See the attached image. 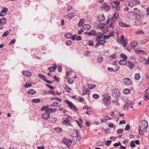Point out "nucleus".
<instances>
[{
	"label": "nucleus",
	"instance_id": "a19ab883",
	"mask_svg": "<svg viewBox=\"0 0 149 149\" xmlns=\"http://www.w3.org/2000/svg\"><path fill=\"white\" fill-rule=\"evenodd\" d=\"M134 141H132L130 142V145L131 148H134L136 146L135 145L134 143Z\"/></svg>",
	"mask_w": 149,
	"mask_h": 149
},
{
	"label": "nucleus",
	"instance_id": "5fc2aeb1",
	"mask_svg": "<svg viewBox=\"0 0 149 149\" xmlns=\"http://www.w3.org/2000/svg\"><path fill=\"white\" fill-rule=\"evenodd\" d=\"M123 131V129H119L117 132V133L118 134H120L122 133Z\"/></svg>",
	"mask_w": 149,
	"mask_h": 149
},
{
	"label": "nucleus",
	"instance_id": "ea45409f",
	"mask_svg": "<svg viewBox=\"0 0 149 149\" xmlns=\"http://www.w3.org/2000/svg\"><path fill=\"white\" fill-rule=\"evenodd\" d=\"M120 56L121 58H124V60H126L127 59V56L125 54H121L120 55Z\"/></svg>",
	"mask_w": 149,
	"mask_h": 149
},
{
	"label": "nucleus",
	"instance_id": "f03ea898",
	"mask_svg": "<svg viewBox=\"0 0 149 149\" xmlns=\"http://www.w3.org/2000/svg\"><path fill=\"white\" fill-rule=\"evenodd\" d=\"M137 14L134 12H131L128 13L127 16V18L130 20L135 19L137 17Z\"/></svg>",
	"mask_w": 149,
	"mask_h": 149
},
{
	"label": "nucleus",
	"instance_id": "a211bd4d",
	"mask_svg": "<svg viewBox=\"0 0 149 149\" xmlns=\"http://www.w3.org/2000/svg\"><path fill=\"white\" fill-rule=\"evenodd\" d=\"M118 63L120 65H125L127 64V61L123 59L119 61Z\"/></svg>",
	"mask_w": 149,
	"mask_h": 149
},
{
	"label": "nucleus",
	"instance_id": "2f4dec72",
	"mask_svg": "<svg viewBox=\"0 0 149 149\" xmlns=\"http://www.w3.org/2000/svg\"><path fill=\"white\" fill-rule=\"evenodd\" d=\"M84 19H81L80 20L78 26H81L84 24Z\"/></svg>",
	"mask_w": 149,
	"mask_h": 149
},
{
	"label": "nucleus",
	"instance_id": "aec40b11",
	"mask_svg": "<svg viewBox=\"0 0 149 149\" xmlns=\"http://www.w3.org/2000/svg\"><path fill=\"white\" fill-rule=\"evenodd\" d=\"M6 23V18L3 17L0 19V24L4 25Z\"/></svg>",
	"mask_w": 149,
	"mask_h": 149
},
{
	"label": "nucleus",
	"instance_id": "4c0bfd02",
	"mask_svg": "<svg viewBox=\"0 0 149 149\" xmlns=\"http://www.w3.org/2000/svg\"><path fill=\"white\" fill-rule=\"evenodd\" d=\"M123 92L125 94H127L130 92V91L127 88H126L123 91Z\"/></svg>",
	"mask_w": 149,
	"mask_h": 149
},
{
	"label": "nucleus",
	"instance_id": "b1692460",
	"mask_svg": "<svg viewBox=\"0 0 149 149\" xmlns=\"http://www.w3.org/2000/svg\"><path fill=\"white\" fill-rule=\"evenodd\" d=\"M127 66L130 69H132L134 66V64L131 62L129 61L128 62Z\"/></svg>",
	"mask_w": 149,
	"mask_h": 149
},
{
	"label": "nucleus",
	"instance_id": "1a4fd4ad",
	"mask_svg": "<svg viewBox=\"0 0 149 149\" xmlns=\"http://www.w3.org/2000/svg\"><path fill=\"white\" fill-rule=\"evenodd\" d=\"M96 36V40L97 42H99L103 38L102 36L103 34L101 33H97Z\"/></svg>",
	"mask_w": 149,
	"mask_h": 149
},
{
	"label": "nucleus",
	"instance_id": "f704fd0d",
	"mask_svg": "<svg viewBox=\"0 0 149 149\" xmlns=\"http://www.w3.org/2000/svg\"><path fill=\"white\" fill-rule=\"evenodd\" d=\"M108 115H106L104 116V118H102L101 119V122H106L107 120H108V119H107Z\"/></svg>",
	"mask_w": 149,
	"mask_h": 149
},
{
	"label": "nucleus",
	"instance_id": "052dcab7",
	"mask_svg": "<svg viewBox=\"0 0 149 149\" xmlns=\"http://www.w3.org/2000/svg\"><path fill=\"white\" fill-rule=\"evenodd\" d=\"M68 82L69 84H71L73 83L74 81L72 79L69 78L68 80Z\"/></svg>",
	"mask_w": 149,
	"mask_h": 149
},
{
	"label": "nucleus",
	"instance_id": "f8f14e48",
	"mask_svg": "<svg viewBox=\"0 0 149 149\" xmlns=\"http://www.w3.org/2000/svg\"><path fill=\"white\" fill-rule=\"evenodd\" d=\"M22 74L23 75L26 76L28 77H31V73L28 71H24L22 72Z\"/></svg>",
	"mask_w": 149,
	"mask_h": 149
},
{
	"label": "nucleus",
	"instance_id": "20e7f679",
	"mask_svg": "<svg viewBox=\"0 0 149 149\" xmlns=\"http://www.w3.org/2000/svg\"><path fill=\"white\" fill-rule=\"evenodd\" d=\"M112 96L114 97H119L120 96V92L117 89H113L112 91Z\"/></svg>",
	"mask_w": 149,
	"mask_h": 149
},
{
	"label": "nucleus",
	"instance_id": "c85d7f7f",
	"mask_svg": "<svg viewBox=\"0 0 149 149\" xmlns=\"http://www.w3.org/2000/svg\"><path fill=\"white\" fill-rule=\"evenodd\" d=\"M140 78V74L139 73H136L134 75V79L136 80H139Z\"/></svg>",
	"mask_w": 149,
	"mask_h": 149
},
{
	"label": "nucleus",
	"instance_id": "f3484780",
	"mask_svg": "<svg viewBox=\"0 0 149 149\" xmlns=\"http://www.w3.org/2000/svg\"><path fill=\"white\" fill-rule=\"evenodd\" d=\"M103 96L104 98L102 99H105L106 100H110V96L108 94L105 93L103 95Z\"/></svg>",
	"mask_w": 149,
	"mask_h": 149
},
{
	"label": "nucleus",
	"instance_id": "0eeeda50",
	"mask_svg": "<svg viewBox=\"0 0 149 149\" xmlns=\"http://www.w3.org/2000/svg\"><path fill=\"white\" fill-rule=\"evenodd\" d=\"M38 75L40 78H42L44 81L47 83H48L51 84L52 83V82L47 80V79L46 78V77L44 76V75H43L42 74H38Z\"/></svg>",
	"mask_w": 149,
	"mask_h": 149
},
{
	"label": "nucleus",
	"instance_id": "2eb2a0df",
	"mask_svg": "<svg viewBox=\"0 0 149 149\" xmlns=\"http://www.w3.org/2000/svg\"><path fill=\"white\" fill-rule=\"evenodd\" d=\"M65 101L68 104L70 108L71 109H72V107L74 104L72 102L68 100H65Z\"/></svg>",
	"mask_w": 149,
	"mask_h": 149
},
{
	"label": "nucleus",
	"instance_id": "603ef678",
	"mask_svg": "<svg viewBox=\"0 0 149 149\" xmlns=\"http://www.w3.org/2000/svg\"><path fill=\"white\" fill-rule=\"evenodd\" d=\"M45 85L46 86L48 87L50 89H54L55 88V87H54L52 86H50V85L48 84H46Z\"/></svg>",
	"mask_w": 149,
	"mask_h": 149
},
{
	"label": "nucleus",
	"instance_id": "39448f33",
	"mask_svg": "<svg viewBox=\"0 0 149 149\" xmlns=\"http://www.w3.org/2000/svg\"><path fill=\"white\" fill-rule=\"evenodd\" d=\"M106 3H104L102 5L101 8L105 10L106 11H109L111 9L110 6L107 5Z\"/></svg>",
	"mask_w": 149,
	"mask_h": 149
},
{
	"label": "nucleus",
	"instance_id": "6e6552de",
	"mask_svg": "<svg viewBox=\"0 0 149 149\" xmlns=\"http://www.w3.org/2000/svg\"><path fill=\"white\" fill-rule=\"evenodd\" d=\"M8 10V8H7L4 7L3 8L2 10L0 13V16H4L6 15L5 14Z\"/></svg>",
	"mask_w": 149,
	"mask_h": 149
},
{
	"label": "nucleus",
	"instance_id": "e2e57ef3",
	"mask_svg": "<svg viewBox=\"0 0 149 149\" xmlns=\"http://www.w3.org/2000/svg\"><path fill=\"white\" fill-rule=\"evenodd\" d=\"M54 130L57 132H61L62 131L61 129L60 128H56Z\"/></svg>",
	"mask_w": 149,
	"mask_h": 149
},
{
	"label": "nucleus",
	"instance_id": "864d4df0",
	"mask_svg": "<svg viewBox=\"0 0 149 149\" xmlns=\"http://www.w3.org/2000/svg\"><path fill=\"white\" fill-rule=\"evenodd\" d=\"M97 144L98 145V146H103L104 143L101 141H99L97 143Z\"/></svg>",
	"mask_w": 149,
	"mask_h": 149
},
{
	"label": "nucleus",
	"instance_id": "a18cd8bd",
	"mask_svg": "<svg viewBox=\"0 0 149 149\" xmlns=\"http://www.w3.org/2000/svg\"><path fill=\"white\" fill-rule=\"evenodd\" d=\"M98 61L100 62L103 61V58L101 55H99L98 57Z\"/></svg>",
	"mask_w": 149,
	"mask_h": 149
},
{
	"label": "nucleus",
	"instance_id": "bb28decb",
	"mask_svg": "<svg viewBox=\"0 0 149 149\" xmlns=\"http://www.w3.org/2000/svg\"><path fill=\"white\" fill-rule=\"evenodd\" d=\"M119 25L120 26L122 27H129V26L127 25L126 24H124L122 22H120L119 23Z\"/></svg>",
	"mask_w": 149,
	"mask_h": 149
},
{
	"label": "nucleus",
	"instance_id": "dca6fc26",
	"mask_svg": "<svg viewBox=\"0 0 149 149\" xmlns=\"http://www.w3.org/2000/svg\"><path fill=\"white\" fill-rule=\"evenodd\" d=\"M142 22L141 18L137 19L135 21V24L137 26H139L142 24Z\"/></svg>",
	"mask_w": 149,
	"mask_h": 149
},
{
	"label": "nucleus",
	"instance_id": "7c9ffc66",
	"mask_svg": "<svg viewBox=\"0 0 149 149\" xmlns=\"http://www.w3.org/2000/svg\"><path fill=\"white\" fill-rule=\"evenodd\" d=\"M119 68V67H118L115 70H114L113 68H110V67H108V70L111 71H118Z\"/></svg>",
	"mask_w": 149,
	"mask_h": 149
},
{
	"label": "nucleus",
	"instance_id": "c03bdc74",
	"mask_svg": "<svg viewBox=\"0 0 149 149\" xmlns=\"http://www.w3.org/2000/svg\"><path fill=\"white\" fill-rule=\"evenodd\" d=\"M96 87L95 85H92V84H88V88L89 89H91L94 88Z\"/></svg>",
	"mask_w": 149,
	"mask_h": 149
},
{
	"label": "nucleus",
	"instance_id": "5701e85b",
	"mask_svg": "<svg viewBox=\"0 0 149 149\" xmlns=\"http://www.w3.org/2000/svg\"><path fill=\"white\" fill-rule=\"evenodd\" d=\"M98 17L100 22L104 21L105 19L104 16L103 14L99 15Z\"/></svg>",
	"mask_w": 149,
	"mask_h": 149
},
{
	"label": "nucleus",
	"instance_id": "412c9836",
	"mask_svg": "<svg viewBox=\"0 0 149 149\" xmlns=\"http://www.w3.org/2000/svg\"><path fill=\"white\" fill-rule=\"evenodd\" d=\"M130 45L131 46L132 48H134L137 46L138 44L136 42L132 41L130 44Z\"/></svg>",
	"mask_w": 149,
	"mask_h": 149
},
{
	"label": "nucleus",
	"instance_id": "bf43d9fd",
	"mask_svg": "<svg viewBox=\"0 0 149 149\" xmlns=\"http://www.w3.org/2000/svg\"><path fill=\"white\" fill-rule=\"evenodd\" d=\"M29 85H28L27 83H26L24 85V87L26 88H27L29 87H31L32 86L31 84H29L28 83Z\"/></svg>",
	"mask_w": 149,
	"mask_h": 149
},
{
	"label": "nucleus",
	"instance_id": "423d86ee",
	"mask_svg": "<svg viewBox=\"0 0 149 149\" xmlns=\"http://www.w3.org/2000/svg\"><path fill=\"white\" fill-rule=\"evenodd\" d=\"M124 82L125 84L127 85H131L132 84V82L130 79L129 78H126L124 79Z\"/></svg>",
	"mask_w": 149,
	"mask_h": 149
},
{
	"label": "nucleus",
	"instance_id": "4be33fe9",
	"mask_svg": "<svg viewBox=\"0 0 149 149\" xmlns=\"http://www.w3.org/2000/svg\"><path fill=\"white\" fill-rule=\"evenodd\" d=\"M84 29L87 30H90L91 29V26L89 24H84L83 26Z\"/></svg>",
	"mask_w": 149,
	"mask_h": 149
},
{
	"label": "nucleus",
	"instance_id": "72a5a7b5",
	"mask_svg": "<svg viewBox=\"0 0 149 149\" xmlns=\"http://www.w3.org/2000/svg\"><path fill=\"white\" fill-rule=\"evenodd\" d=\"M74 16V14L73 13H70L68 14V18L70 19H71Z\"/></svg>",
	"mask_w": 149,
	"mask_h": 149
},
{
	"label": "nucleus",
	"instance_id": "13d9d810",
	"mask_svg": "<svg viewBox=\"0 0 149 149\" xmlns=\"http://www.w3.org/2000/svg\"><path fill=\"white\" fill-rule=\"evenodd\" d=\"M15 42V40L14 39L12 40L9 43V45H13Z\"/></svg>",
	"mask_w": 149,
	"mask_h": 149
},
{
	"label": "nucleus",
	"instance_id": "338daca9",
	"mask_svg": "<svg viewBox=\"0 0 149 149\" xmlns=\"http://www.w3.org/2000/svg\"><path fill=\"white\" fill-rule=\"evenodd\" d=\"M49 109L50 108H48L47 109L45 110L46 113H47V114H50V113H51V110Z\"/></svg>",
	"mask_w": 149,
	"mask_h": 149
},
{
	"label": "nucleus",
	"instance_id": "f257e3e1",
	"mask_svg": "<svg viewBox=\"0 0 149 149\" xmlns=\"http://www.w3.org/2000/svg\"><path fill=\"white\" fill-rule=\"evenodd\" d=\"M148 126L147 122L145 120H143L141 121V126L139 128V134L141 135L143 134L144 132L146 131Z\"/></svg>",
	"mask_w": 149,
	"mask_h": 149
},
{
	"label": "nucleus",
	"instance_id": "de8ad7c7",
	"mask_svg": "<svg viewBox=\"0 0 149 149\" xmlns=\"http://www.w3.org/2000/svg\"><path fill=\"white\" fill-rule=\"evenodd\" d=\"M65 37L67 38H71L72 35L70 33H66L65 35Z\"/></svg>",
	"mask_w": 149,
	"mask_h": 149
},
{
	"label": "nucleus",
	"instance_id": "6ab92c4d",
	"mask_svg": "<svg viewBox=\"0 0 149 149\" xmlns=\"http://www.w3.org/2000/svg\"><path fill=\"white\" fill-rule=\"evenodd\" d=\"M70 120L68 119H65V120H63L62 122L64 124H66L67 125H69L70 126L72 125L69 123Z\"/></svg>",
	"mask_w": 149,
	"mask_h": 149
},
{
	"label": "nucleus",
	"instance_id": "0e129e2a",
	"mask_svg": "<svg viewBox=\"0 0 149 149\" xmlns=\"http://www.w3.org/2000/svg\"><path fill=\"white\" fill-rule=\"evenodd\" d=\"M110 132V130L109 128L107 129L104 130V132L106 134H108Z\"/></svg>",
	"mask_w": 149,
	"mask_h": 149
},
{
	"label": "nucleus",
	"instance_id": "4468645a",
	"mask_svg": "<svg viewBox=\"0 0 149 149\" xmlns=\"http://www.w3.org/2000/svg\"><path fill=\"white\" fill-rule=\"evenodd\" d=\"M57 67V65L54 64V66L49 67L48 68V69L50 72H54L56 68Z\"/></svg>",
	"mask_w": 149,
	"mask_h": 149
},
{
	"label": "nucleus",
	"instance_id": "473e14b6",
	"mask_svg": "<svg viewBox=\"0 0 149 149\" xmlns=\"http://www.w3.org/2000/svg\"><path fill=\"white\" fill-rule=\"evenodd\" d=\"M99 42L100 43V45H103L106 43L107 41L103 39L100 40Z\"/></svg>",
	"mask_w": 149,
	"mask_h": 149
},
{
	"label": "nucleus",
	"instance_id": "7ed1b4c3",
	"mask_svg": "<svg viewBox=\"0 0 149 149\" xmlns=\"http://www.w3.org/2000/svg\"><path fill=\"white\" fill-rule=\"evenodd\" d=\"M71 135L73 137H77L76 140L78 141H79L81 139L79 132L77 130L74 131L72 133V135L71 134Z\"/></svg>",
	"mask_w": 149,
	"mask_h": 149
},
{
	"label": "nucleus",
	"instance_id": "6e6d98bb",
	"mask_svg": "<svg viewBox=\"0 0 149 149\" xmlns=\"http://www.w3.org/2000/svg\"><path fill=\"white\" fill-rule=\"evenodd\" d=\"M111 141L108 140L106 142V145L107 146H109L111 143Z\"/></svg>",
	"mask_w": 149,
	"mask_h": 149
},
{
	"label": "nucleus",
	"instance_id": "49530a36",
	"mask_svg": "<svg viewBox=\"0 0 149 149\" xmlns=\"http://www.w3.org/2000/svg\"><path fill=\"white\" fill-rule=\"evenodd\" d=\"M139 13L138 15L140 17H143L144 15V13L141 11L139 10L138 12Z\"/></svg>",
	"mask_w": 149,
	"mask_h": 149
},
{
	"label": "nucleus",
	"instance_id": "3c124183",
	"mask_svg": "<svg viewBox=\"0 0 149 149\" xmlns=\"http://www.w3.org/2000/svg\"><path fill=\"white\" fill-rule=\"evenodd\" d=\"M135 33L137 34H143L144 33V32L142 31L139 30L135 32Z\"/></svg>",
	"mask_w": 149,
	"mask_h": 149
},
{
	"label": "nucleus",
	"instance_id": "393cba45",
	"mask_svg": "<svg viewBox=\"0 0 149 149\" xmlns=\"http://www.w3.org/2000/svg\"><path fill=\"white\" fill-rule=\"evenodd\" d=\"M97 27L98 28L102 29V31L103 30V29L104 28V24H97Z\"/></svg>",
	"mask_w": 149,
	"mask_h": 149
},
{
	"label": "nucleus",
	"instance_id": "4d7b16f0",
	"mask_svg": "<svg viewBox=\"0 0 149 149\" xmlns=\"http://www.w3.org/2000/svg\"><path fill=\"white\" fill-rule=\"evenodd\" d=\"M88 45L90 46H93L94 45L93 42L91 40H89L88 42Z\"/></svg>",
	"mask_w": 149,
	"mask_h": 149
},
{
	"label": "nucleus",
	"instance_id": "a878e982",
	"mask_svg": "<svg viewBox=\"0 0 149 149\" xmlns=\"http://www.w3.org/2000/svg\"><path fill=\"white\" fill-rule=\"evenodd\" d=\"M57 120L56 118L54 117H50L49 121L52 123H54Z\"/></svg>",
	"mask_w": 149,
	"mask_h": 149
},
{
	"label": "nucleus",
	"instance_id": "680f3d73",
	"mask_svg": "<svg viewBox=\"0 0 149 149\" xmlns=\"http://www.w3.org/2000/svg\"><path fill=\"white\" fill-rule=\"evenodd\" d=\"M62 142L65 144L66 145L68 146V144L67 143V139H63L62 140Z\"/></svg>",
	"mask_w": 149,
	"mask_h": 149
},
{
	"label": "nucleus",
	"instance_id": "9d476101",
	"mask_svg": "<svg viewBox=\"0 0 149 149\" xmlns=\"http://www.w3.org/2000/svg\"><path fill=\"white\" fill-rule=\"evenodd\" d=\"M102 102L104 105L107 106L109 107L111 104V102L110 100H106L105 99H102Z\"/></svg>",
	"mask_w": 149,
	"mask_h": 149
},
{
	"label": "nucleus",
	"instance_id": "e433bc0d",
	"mask_svg": "<svg viewBox=\"0 0 149 149\" xmlns=\"http://www.w3.org/2000/svg\"><path fill=\"white\" fill-rule=\"evenodd\" d=\"M149 95V93H146L144 97V99L145 100H147L149 99L148 96Z\"/></svg>",
	"mask_w": 149,
	"mask_h": 149
},
{
	"label": "nucleus",
	"instance_id": "58836bf2",
	"mask_svg": "<svg viewBox=\"0 0 149 149\" xmlns=\"http://www.w3.org/2000/svg\"><path fill=\"white\" fill-rule=\"evenodd\" d=\"M10 34V32L8 31H5L4 33L2 35V36L3 37H6Z\"/></svg>",
	"mask_w": 149,
	"mask_h": 149
},
{
	"label": "nucleus",
	"instance_id": "79ce46f5",
	"mask_svg": "<svg viewBox=\"0 0 149 149\" xmlns=\"http://www.w3.org/2000/svg\"><path fill=\"white\" fill-rule=\"evenodd\" d=\"M91 35H93V36H95L96 35L97 33L95 30H92V31H91Z\"/></svg>",
	"mask_w": 149,
	"mask_h": 149
},
{
	"label": "nucleus",
	"instance_id": "9b49d317",
	"mask_svg": "<svg viewBox=\"0 0 149 149\" xmlns=\"http://www.w3.org/2000/svg\"><path fill=\"white\" fill-rule=\"evenodd\" d=\"M41 117L43 119L47 120L50 117V114L47 113H43L42 114Z\"/></svg>",
	"mask_w": 149,
	"mask_h": 149
},
{
	"label": "nucleus",
	"instance_id": "c756f323",
	"mask_svg": "<svg viewBox=\"0 0 149 149\" xmlns=\"http://www.w3.org/2000/svg\"><path fill=\"white\" fill-rule=\"evenodd\" d=\"M36 93L35 91L33 89H30L28 92V93L32 95L35 94Z\"/></svg>",
	"mask_w": 149,
	"mask_h": 149
},
{
	"label": "nucleus",
	"instance_id": "8fccbe9b",
	"mask_svg": "<svg viewBox=\"0 0 149 149\" xmlns=\"http://www.w3.org/2000/svg\"><path fill=\"white\" fill-rule=\"evenodd\" d=\"M112 102L116 106H118L119 105V103L116 99L114 101H112Z\"/></svg>",
	"mask_w": 149,
	"mask_h": 149
},
{
	"label": "nucleus",
	"instance_id": "cd10ccee",
	"mask_svg": "<svg viewBox=\"0 0 149 149\" xmlns=\"http://www.w3.org/2000/svg\"><path fill=\"white\" fill-rule=\"evenodd\" d=\"M32 101L33 103H38L40 102V100L39 99H34L32 100Z\"/></svg>",
	"mask_w": 149,
	"mask_h": 149
},
{
	"label": "nucleus",
	"instance_id": "09e8293b",
	"mask_svg": "<svg viewBox=\"0 0 149 149\" xmlns=\"http://www.w3.org/2000/svg\"><path fill=\"white\" fill-rule=\"evenodd\" d=\"M93 97L95 99H97L99 97V95L98 94H95L93 95Z\"/></svg>",
	"mask_w": 149,
	"mask_h": 149
},
{
	"label": "nucleus",
	"instance_id": "69168bd1",
	"mask_svg": "<svg viewBox=\"0 0 149 149\" xmlns=\"http://www.w3.org/2000/svg\"><path fill=\"white\" fill-rule=\"evenodd\" d=\"M47 93L50 94H52L53 95H54L55 93V92L53 90H50L49 91L47 92Z\"/></svg>",
	"mask_w": 149,
	"mask_h": 149
},
{
	"label": "nucleus",
	"instance_id": "c9c22d12",
	"mask_svg": "<svg viewBox=\"0 0 149 149\" xmlns=\"http://www.w3.org/2000/svg\"><path fill=\"white\" fill-rule=\"evenodd\" d=\"M65 89L68 92H70L71 91V89L66 84L65 85Z\"/></svg>",
	"mask_w": 149,
	"mask_h": 149
},
{
	"label": "nucleus",
	"instance_id": "774afa93",
	"mask_svg": "<svg viewBox=\"0 0 149 149\" xmlns=\"http://www.w3.org/2000/svg\"><path fill=\"white\" fill-rule=\"evenodd\" d=\"M57 107V105H56V104L55 103V102H53L52 104H51V106L50 107Z\"/></svg>",
	"mask_w": 149,
	"mask_h": 149
},
{
	"label": "nucleus",
	"instance_id": "37998d69",
	"mask_svg": "<svg viewBox=\"0 0 149 149\" xmlns=\"http://www.w3.org/2000/svg\"><path fill=\"white\" fill-rule=\"evenodd\" d=\"M123 43V45L124 47H125L126 46V45L127 44V42L126 38L124 40H122V42Z\"/></svg>",
	"mask_w": 149,
	"mask_h": 149
},
{
	"label": "nucleus",
	"instance_id": "ddd939ff",
	"mask_svg": "<svg viewBox=\"0 0 149 149\" xmlns=\"http://www.w3.org/2000/svg\"><path fill=\"white\" fill-rule=\"evenodd\" d=\"M118 12L117 11L113 15V17H112V20L113 21H116L118 18Z\"/></svg>",
	"mask_w": 149,
	"mask_h": 149
}]
</instances>
